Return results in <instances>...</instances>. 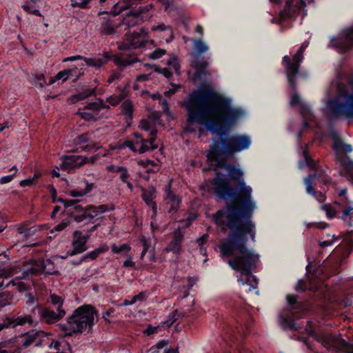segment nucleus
I'll list each match as a JSON object with an SVG mask.
<instances>
[{"label":"nucleus","mask_w":353,"mask_h":353,"mask_svg":"<svg viewBox=\"0 0 353 353\" xmlns=\"http://www.w3.org/2000/svg\"><path fill=\"white\" fill-rule=\"evenodd\" d=\"M185 107L187 110V125L185 130L192 132V125L198 123L205 125L217 137L207 152L209 161H217L247 150L250 137L245 134L228 136L225 130L237 123L245 114L244 111L234 107L232 100L209 88H203L190 94Z\"/></svg>","instance_id":"1"},{"label":"nucleus","mask_w":353,"mask_h":353,"mask_svg":"<svg viewBox=\"0 0 353 353\" xmlns=\"http://www.w3.org/2000/svg\"><path fill=\"white\" fill-rule=\"evenodd\" d=\"M225 206L213 215L214 222L226 226L230 232L219 245L220 256L234 270L241 274L238 281L254 289L258 281L252 272L256 268L260 255L246 244L249 237L256 241V224L252 220L255 208L253 200H225Z\"/></svg>","instance_id":"2"},{"label":"nucleus","mask_w":353,"mask_h":353,"mask_svg":"<svg viewBox=\"0 0 353 353\" xmlns=\"http://www.w3.org/2000/svg\"><path fill=\"white\" fill-rule=\"evenodd\" d=\"M57 200H52L55 203ZM63 203V210L59 205H55L51 213V218L55 219L57 215L61 212L68 214L70 218L74 219L77 223L85 222V223H95L99 219H94L99 214L113 210L114 205L113 204L100 205L99 206L88 205L82 207L78 204L81 200H58Z\"/></svg>","instance_id":"3"},{"label":"nucleus","mask_w":353,"mask_h":353,"mask_svg":"<svg viewBox=\"0 0 353 353\" xmlns=\"http://www.w3.org/2000/svg\"><path fill=\"white\" fill-rule=\"evenodd\" d=\"M98 311L90 304H84L76 308L66 319L65 323H59V328L65 332V336L73 335L86 332H92L95 324V316Z\"/></svg>","instance_id":"4"},{"label":"nucleus","mask_w":353,"mask_h":353,"mask_svg":"<svg viewBox=\"0 0 353 353\" xmlns=\"http://www.w3.org/2000/svg\"><path fill=\"white\" fill-rule=\"evenodd\" d=\"M211 183L219 199H251L252 190L243 180H239L236 185H233L228 178L216 172Z\"/></svg>","instance_id":"5"},{"label":"nucleus","mask_w":353,"mask_h":353,"mask_svg":"<svg viewBox=\"0 0 353 353\" xmlns=\"http://www.w3.org/2000/svg\"><path fill=\"white\" fill-rule=\"evenodd\" d=\"M307 43H303L293 55H285L282 59V65L287 77L288 82L292 91L294 92L291 97L290 103L294 106L300 103V98L296 91V79L300 74L301 64L304 58V52Z\"/></svg>","instance_id":"6"},{"label":"nucleus","mask_w":353,"mask_h":353,"mask_svg":"<svg viewBox=\"0 0 353 353\" xmlns=\"http://www.w3.org/2000/svg\"><path fill=\"white\" fill-rule=\"evenodd\" d=\"M139 128L147 134L134 133L137 139L135 141H128L125 145L132 151L139 153L157 149L158 145L154 143V141H156L157 130L154 121L150 119H143L140 122Z\"/></svg>","instance_id":"7"},{"label":"nucleus","mask_w":353,"mask_h":353,"mask_svg":"<svg viewBox=\"0 0 353 353\" xmlns=\"http://www.w3.org/2000/svg\"><path fill=\"white\" fill-rule=\"evenodd\" d=\"M350 90L341 91L339 96L330 101L328 107L336 116L353 118V77L347 83Z\"/></svg>","instance_id":"8"},{"label":"nucleus","mask_w":353,"mask_h":353,"mask_svg":"<svg viewBox=\"0 0 353 353\" xmlns=\"http://www.w3.org/2000/svg\"><path fill=\"white\" fill-rule=\"evenodd\" d=\"M305 332L316 341L321 343L327 350H332L336 353H340L341 352V347L337 345L339 341L345 343L344 339L341 337L336 336L332 332L316 330L314 323L310 320L306 322Z\"/></svg>","instance_id":"9"},{"label":"nucleus","mask_w":353,"mask_h":353,"mask_svg":"<svg viewBox=\"0 0 353 353\" xmlns=\"http://www.w3.org/2000/svg\"><path fill=\"white\" fill-rule=\"evenodd\" d=\"M333 149L344 174L353 181V161L347 156V153L352 151V146L344 143L340 138L336 137L334 139Z\"/></svg>","instance_id":"10"},{"label":"nucleus","mask_w":353,"mask_h":353,"mask_svg":"<svg viewBox=\"0 0 353 353\" xmlns=\"http://www.w3.org/2000/svg\"><path fill=\"white\" fill-rule=\"evenodd\" d=\"M290 308L284 309L279 314V321L284 330L299 331L300 326L295 323V319L298 318L294 310L298 304L297 296L288 294L286 296Z\"/></svg>","instance_id":"11"},{"label":"nucleus","mask_w":353,"mask_h":353,"mask_svg":"<svg viewBox=\"0 0 353 353\" xmlns=\"http://www.w3.org/2000/svg\"><path fill=\"white\" fill-rule=\"evenodd\" d=\"M128 18H123L122 20L116 18V15L110 16L109 14L103 17L100 28V32L104 35L114 34L117 32V29L123 25L127 26H134L137 23L138 16L135 14L132 15L133 21L130 22Z\"/></svg>","instance_id":"12"},{"label":"nucleus","mask_w":353,"mask_h":353,"mask_svg":"<svg viewBox=\"0 0 353 353\" xmlns=\"http://www.w3.org/2000/svg\"><path fill=\"white\" fill-rule=\"evenodd\" d=\"M31 313L37 314L38 323L41 322L51 325L61 320L65 315V310H57L55 312L49 307L37 304L31 309Z\"/></svg>","instance_id":"13"},{"label":"nucleus","mask_w":353,"mask_h":353,"mask_svg":"<svg viewBox=\"0 0 353 353\" xmlns=\"http://www.w3.org/2000/svg\"><path fill=\"white\" fill-rule=\"evenodd\" d=\"M334 204L339 205V209H335L331 204H321L320 208L325 212L327 219H332L338 217L343 220L349 228L352 227L353 207L347 206L341 209V205L337 200H334Z\"/></svg>","instance_id":"14"},{"label":"nucleus","mask_w":353,"mask_h":353,"mask_svg":"<svg viewBox=\"0 0 353 353\" xmlns=\"http://www.w3.org/2000/svg\"><path fill=\"white\" fill-rule=\"evenodd\" d=\"M98 219H99L97 221L99 220V222L97 223L91 228H88L85 234H83V232L80 230H75L73 232V239L72 242V250L71 251V255H76L82 253L87 250L88 247L86 243L92 232H94L97 229L98 226L100 225L103 218L100 217Z\"/></svg>","instance_id":"15"},{"label":"nucleus","mask_w":353,"mask_h":353,"mask_svg":"<svg viewBox=\"0 0 353 353\" xmlns=\"http://www.w3.org/2000/svg\"><path fill=\"white\" fill-rule=\"evenodd\" d=\"M148 34L145 28H141L139 31L125 34V40L119 45L120 50L136 49L141 48L148 41Z\"/></svg>","instance_id":"16"},{"label":"nucleus","mask_w":353,"mask_h":353,"mask_svg":"<svg viewBox=\"0 0 353 353\" xmlns=\"http://www.w3.org/2000/svg\"><path fill=\"white\" fill-rule=\"evenodd\" d=\"M35 270L31 268L30 271H26L22 273V276H17L14 279H10L6 276V272L4 269H0V288H8L10 285L15 287L19 292H26L29 290L30 285L21 281V279L28 277L29 274H34Z\"/></svg>","instance_id":"17"},{"label":"nucleus","mask_w":353,"mask_h":353,"mask_svg":"<svg viewBox=\"0 0 353 353\" xmlns=\"http://www.w3.org/2000/svg\"><path fill=\"white\" fill-rule=\"evenodd\" d=\"M108 105L104 104L102 100H99V102L89 103L82 110H79L78 114L86 121H96L101 117V112L108 110Z\"/></svg>","instance_id":"18"},{"label":"nucleus","mask_w":353,"mask_h":353,"mask_svg":"<svg viewBox=\"0 0 353 353\" xmlns=\"http://www.w3.org/2000/svg\"><path fill=\"white\" fill-rule=\"evenodd\" d=\"M330 46L341 53L348 51L353 46V29L345 30L337 38H332Z\"/></svg>","instance_id":"19"},{"label":"nucleus","mask_w":353,"mask_h":353,"mask_svg":"<svg viewBox=\"0 0 353 353\" xmlns=\"http://www.w3.org/2000/svg\"><path fill=\"white\" fill-rule=\"evenodd\" d=\"M46 337V333L44 331L32 330L22 336L21 344L23 348H27L30 345L40 347L43 345Z\"/></svg>","instance_id":"20"},{"label":"nucleus","mask_w":353,"mask_h":353,"mask_svg":"<svg viewBox=\"0 0 353 353\" xmlns=\"http://www.w3.org/2000/svg\"><path fill=\"white\" fill-rule=\"evenodd\" d=\"M61 160L60 169L67 172L79 168L88 161V157L80 155H65L61 158Z\"/></svg>","instance_id":"21"},{"label":"nucleus","mask_w":353,"mask_h":353,"mask_svg":"<svg viewBox=\"0 0 353 353\" xmlns=\"http://www.w3.org/2000/svg\"><path fill=\"white\" fill-rule=\"evenodd\" d=\"M276 3L285 2L284 7L285 11L288 12L290 17H294L300 14L301 11L306 6L305 0H270Z\"/></svg>","instance_id":"22"},{"label":"nucleus","mask_w":353,"mask_h":353,"mask_svg":"<svg viewBox=\"0 0 353 353\" xmlns=\"http://www.w3.org/2000/svg\"><path fill=\"white\" fill-rule=\"evenodd\" d=\"M92 134L84 133L78 136L74 139V143L81 150L83 151H94L98 148L95 141L90 138Z\"/></svg>","instance_id":"23"},{"label":"nucleus","mask_w":353,"mask_h":353,"mask_svg":"<svg viewBox=\"0 0 353 353\" xmlns=\"http://www.w3.org/2000/svg\"><path fill=\"white\" fill-rule=\"evenodd\" d=\"M216 161L217 162L218 166L224 168L228 172V174L230 176V179H228L230 181L231 180H235L239 182V180H243V172L234 165H228L226 163V157H221Z\"/></svg>","instance_id":"24"},{"label":"nucleus","mask_w":353,"mask_h":353,"mask_svg":"<svg viewBox=\"0 0 353 353\" xmlns=\"http://www.w3.org/2000/svg\"><path fill=\"white\" fill-rule=\"evenodd\" d=\"M184 234L181 230H176L174 232V235L171 241L168 243L165 248L166 252H172L173 254H180L182 250V243L183 241Z\"/></svg>","instance_id":"25"},{"label":"nucleus","mask_w":353,"mask_h":353,"mask_svg":"<svg viewBox=\"0 0 353 353\" xmlns=\"http://www.w3.org/2000/svg\"><path fill=\"white\" fill-rule=\"evenodd\" d=\"M110 59L111 57L109 52L103 51V54H99L98 57H85L84 62L86 65L98 70L105 65Z\"/></svg>","instance_id":"26"},{"label":"nucleus","mask_w":353,"mask_h":353,"mask_svg":"<svg viewBox=\"0 0 353 353\" xmlns=\"http://www.w3.org/2000/svg\"><path fill=\"white\" fill-rule=\"evenodd\" d=\"M94 187V183H89L85 179L80 180L78 182L77 188L73 190H71L70 192V195L72 197L83 196L88 194L89 192H90Z\"/></svg>","instance_id":"27"},{"label":"nucleus","mask_w":353,"mask_h":353,"mask_svg":"<svg viewBox=\"0 0 353 353\" xmlns=\"http://www.w3.org/2000/svg\"><path fill=\"white\" fill-rule=\"evenodd\" d=\"M26 324L30 326H37L38 325L37 314L19 316L14 319V325H24Z\"/></svg>","instance_id":"28"},{"label":"nucleus","mask_w":353,"mask_h":353,"mask_svg":"<svg viewBox=\"0 0 353 353\" xmlns=\"http://www.w3.org/2000/svg\"><path fill=\"white\" fill-rule=\"evenodd\" d=\"M134 0H119L115 3L111 10L114 15H119L122 12L128 10L133 5Z\"/></svg>","instance_id":"29"},{"label":"nucleus","mask_w":353,"mask_h":353,"mask_svg":"<svg viewBox=\"0 0 353 353\" xmlns=\"http://www.w3.org/2000/svg\"><path fill=\"white\" fill-rule=\"evenodd\" d=\"M121 109L122 114L125 116L127 122H128V121H132L134 108L131 101L128 99L125 100L121 105Z\"/></svg>","instance_id":"30"},{"label":"nucleus","mask_w":353,"mask_h":353,"mask_svg":"<svg viewBox=\"0 0 353 353\" xmlns=\"http://www.w3.org/2000/svg\"><path fill=\"white\" fill-rule=\"evenodd\" d=\"M108 250V247L106 245H101L94 250L89 252L83 256V259L86 261L87 259L94 260L100 254L105 253Z\"/></svg>","instance_id":"31"},{"label":"nucleus","mask_w":353,"mask_h":353,"mask_svg":"<svg viewBox=\"0 0 353 353\" xmlns=\"http://www.w3.org/2000/svg\"><path fill=\"white\" fill-rule=\"evenodd\" d=\"M114 61L119 67L125 68L132 64L134 60L131 57H126L123 54H119L114 57Z\"/></svg>","instance_id":"32"},{"label":"nucleus","mask_w":353,"mask_h":353,"mask_svg":"<svg viewBox=\"0 0 353 353\" xmlns=\"http://www.w3.org/2000/svg\"><path fill=\"white\" fill-rule=\"evenodd\" d=\"M14 303V296L10 292L6 291L0 294V308Z\"/></svg>","instance_id":"33"},{"label":"nucleus","mask_w":353,"mask_h":353,"mask_svg":"<svg viewBox=\"0 0 353 353\" xmlns=\"http://www.w3.org/2000/svg\"><path fill=\"white\" fill-rule=\"evenodd\" d=\"M17 231L19 234H23V236L26 239H29L35 234L37 230L34 227H29L28 225H21L18 228Z\"/></svg>","instance_id":"34"},{"label":"nucleus","mask_w":353,"mask_h":353,"mask_svg":"<svg viewBox=\"0 0 353 353\" xmlns=\"http://www.w3.org/2000/svg\"><path fill=\"white\" fill-rule=\"evenodd\" d=\"M50 301L55 307L56 310H65L63 308L64 299L61 296L54 293L50 294Z\"/></svg>","instance_id":"35"},{"label":"nucleus","mask_w":353,"mask_h":353,"mask_svg":"<svg viewBox=\"0 0 353 353\" xmlns=\"http://www.w3.org/2000/svg\"><path fill=\"white\" fill-rule=\"evenodd\" d=\"M112 252L114 254H121L126 255L131 250V247L128 243H123L122 245L117 246L113 243L111 246Z\"/></svg>","instance_id":"36"},{"label":"nucleus","mask_w":353,"mask_h":353,"mask_svg":"<svg viewBox=\"0 0 353 353\" xmlns=\"http://www.w3.org/2000/svg\"><path fill=\"white\" fill-rule=\"evenodd\" d=\"M166 64L168 68L172 72H174L177 74L180 73V65L176 56L170 57L168 59Z\"/></svg>","instance_id":"37"},{"label":"nucleus","mask_w":353,"mask_h":353,"mask_svg":"<svg viewBox=\"0 0 353 353\" xmlns=\"http://www.w3.org/2000/svg\"><path fill=\"white\" fill-rule=\"evenodd\" d=\"M192 65L199 74H204L208 63L204 59H199L194 61Z\"/></svg>","instance_id":"38"},{"label":"nucleus","mask_w":353,"mask_h":353,"mask_svg":"<svg viewBox=\"0 0 353 353\" xmlns=\"http://www.w3.org/2000/svg\"><path fill=\"white\" fill-rule=\"evenodd\" d=\"M119 179L120 180L123 182L124 183L127 184L128 188L132 190L133 188V185L132 183L130 182V175L128 172V170L126 168H123L122 169L121 172H119Z\"/></svg>","instance_id":"39"},{"label":"nucleus","mask_w":353,"mask_h":353,"mask_svg":"<svg viewBox=\"0 0 353 353\" xmlns=\"http://www.w3.org/2000/svg\"><path fill=\"white\" fill-rule=\"evenodd\" d=\"M183 316L184 313L179 312L177 310H175L172 313H170L168 316V319L165 321L167 326L170 327L175 321H176L179 319L183 317Z\"/></svg>","instance_id":"40"},{"label":"nucleus","mask_w":353,"mask_h":353,"mask_svg":"<svg viewBox=\"0 0 353 353\" xmlns=\"http://www.w3.org/2000/svg\"><path fill=\"white\" fill-rule=\"evenodd\" d=\"M193 43L194 49L198 54H202L208 50V46L201 39H195Z\"/></svg>","instance_id":"41"},{"label":"nucleus","mask_w":353,"mask_h":353,"mask_svg":"<svg viewBox=\"0 0 353 353\" xmlns=\"http://www.w3.org/2000/svg\"><path fill=\"white\" fill-rule=\"evenodd\" d=\"M314 177H315V174H311L305 180L307 192L312 196H316L314 188L312 186V181Z\"/></svg>","instance_id":"42"},{"label":"nucleus","mask_w":353,"mask_h":353,"mask_svg":"<svg viewBox=\"0 0 353 353\" xmlns=\"http://www.w3.org/2000/svg\"><path fill=\"white\" fill-rule=\"evenodd\" d=\"M41 176V173L37 172L32 177L22 180L20 181L19 185L21 187H30L36 184L37 180Z\"/></svg>","instance_id":"43"},{"label":"nucleus","mask_w":353,"mask_h":353,"mask_svg":"<svg viewBox=\"0 0 353 353\" xmlns=\"http://www.w3.org/2000/svg\"><path fill=\"white\" fill-rule=\"evenodd\" d=\"M22 8L24 11H26L28 13L33 14L36 16L41 17V14L40 11L35 8L34 6H30L28 1H25L23 4L22 5Z\"/></svg>","instance_id":"44"},{"label":"nucleus","mask_w":353,"mask_h":353,"mask_svg":"<svg viewBox=\"0 0 353 353\" xmlns=\"http://www.w3.org/2000/svg\"><path fill=\"white\" fill-rule=\"evenodd\" d=\"M124 99V96L123 94H119V95H112L106 99V102L110 103L112 106L117 105L123 99Z\"/></svg>","instance_id":"45"},{"label":"nucleus","mask_w":353,"mask_h":353,"mask_svg":"<svg viewBox=\"0 0 353 353\" xmlns=\"http://www.w3.org/2000/svg\"><path fill=\"white\" fill-rule=\"evenodd\" d=\"M12 170H14V172L12 174L3 176L1 178H0V184H1V185L6 184V183L11 182L13 180L14 176L17 174V173L18 172V169L16 166H13L12 168H11L10 169V171H12Z\"/></svg>","instance_id":"46"},{"label":"nucleus","mask_w":353,"mask_h":353,"mask_svg":"<svg viewBox=\"0 0 353 353\" xmlns=\"http://www.w3.org/2000/svg\"><path fill=\"white\" fill-rule=\"evenodd\" d=\"M138 165L143 168L148 169L149 166H155V168L159 169V165L153 160L141 159L137 161Z\"/></svg>","instance_id":"47"},{"label":"nucleus","mask_w":353,"mask_h":353,"mask_svg":"<svg viewBox=\"0 0 353 353\" xmlns=\"http://www.w3.org/2000/svg\"><path fill=\"white\" fill-rule=\"evenodd\" d=\"M90 2V0H80V1L71 0V6L72 8H80L82 9H86L89 8Z\"/></svg>","instance_id":"48"},{"label":"nucleus","mask_w":353,"mask_h":353,"mask_svg":"<svg viewBox=\"0 0 353 353\" xmlns=\"http://www.w3.org/2000/svg\"><path fill=\"white\" fill-rule=\"evenodd\" d=\"M34 81L36 85H39L40 88H43L47 85V82L43 74H37L34 76Z\"/></svg>","instance_id":"49"},{"label":"nucleus","mask_w":353,"mask_h":353,"mask_svg":"<svg viewBox=\"0 0 353 353\" xmlns=\"http://www.w3.org/2000/svg\"><path fill=\"white\" fill-rule=\"evenodd\" d=\"M72 74V70L70 69L64 70L59 72L57 75V79L62 80L63 81H67Z\"/></svg>","instance_id":"50"},{"label":"nucleus","mask_w":353,"mask_h":353,"mask_svg":"<svg viewBox=\"0 0 353 353\" xmlns=\"http://www.w3.org/2000/svg\"><path fill=\"white\" fill-rule=\"evenodd\" d=\"M165 50L163 49L158 48L148 54L150 59H158L162 57L165 54Z\"/></svg>","instance_id":"51"},{"label":"nucleus","mask_w":353,"mask_h":353,"mask_svg":"<svg viewBox=\"0 0 353 353\" xmlns=\"http://www.w3.org/2000/svg\"><path fill=\"white\" fill-rule=\"evenodd\" d=\"M307 228L310 229L312 228H316L319 229H324L328 227V224L325 222H312L307 223Z\"/></svg>","instance_id":"52"},{"label":"nucleus","mask_w":353,"mask_h":353,"mask_svg":"<svg viewBox=\"0 0 353 353\" xmlns=\"http://www.w3.org/2000/svg\"><path fill=\"white\" fill-rule=\"evenodd\" d=\"M70 221L67 219H63L61 223H58L57 225L54 227V228L51 230V232L54 231H62L67 226H68Z\"/></svg>","instance_id":"53"},{"label":"nucleus","mask_w":353,"mask_h":353,"mask_svg":"<svg viewBox=\"0 0 353 353\" xmlns=\"http://www.w3.org/2000/svg\"><path fill=\"white\" fill-rule=\"evenodd\" d=\"M140 242L142 243L143 249L145 252H148L151 245L150 239H147L145 236L141 235L139 238Z\"/></svg>","instance_id":"54"},{"label":"nucleus","mask_w":353,"mask_h":353,"mask_svg":"<svg viewBox=\"0 0 353 353\" xmlns=\"http://www.w3.org/2000/svg\"><path fill=\"white\" fill-rule=\"evenodd\" d=\"M303 155H304L305 161L307 165L310 169H314V168H315L314 161L312 159H311V157L307 154L306 151H303Z\"/></svg>","instance_id":"55"},{"label":"nucleus","mask_w":353,"mask_h":353,"mask_svg":"<svg viewBox=\"0 0 353 353\" xmlns=\"http://www.w3.org/2000/svg\"><path fill=\"white\" fill-rule=\"evenodd\" d=\"M26 296L28 297V299L26 301V304L28 305L31 306L35 303H36V305L38 304L37 302H38L39 299L36 296L33 295L31 293L26 294Z\"/></svg>","instance_id":"56"},{"label":"nucleus","mask_w":353,"mask_h":353,"mask_svg":"<svg viewBox=\"0 0 353 353\" xmlns=\"http://www.w3.org/2000/svg\"><path fill=\"white\" fill-rule=\"evenodd\" d=\"M115 312V310L112 307L109 308L106 311L103 312L102 319L108 323H110V321L108 319V316H112Z\"/></svg>","instance_id":"57"},{"label":"nucleus","mask_w":353,"mask_h":353,"mask_svg":"<svg viewBox=\"0 0 353 353\" xmlns=\"http://www.w3.org/2000/svg\"><path fill=\"white\" fill-rule=\"evenodd\" d=\"M132 256H128V258L123 261V267L124 268H131L134 270L136 269V264L132 260Z\"/></svg>","instance_id":"58"},{"label":"nucleus","mask_w":353,"mask_h":353,"mask_svg":"<svg viewBox=\"0 0 353 353\" xmlns=\"http://www.w3.org/2000/svg\"><path fill=\"white\" fill-rule=\"evenodd\" d=\"M155 70L163 74V76L167 79H170L172 76L173 73V72L168 68H165L163 69H157L156 68Z\"/></svg>","instance_id":"59"},{"label":"nucleus","mask_w":353,"mask_h":353,"mask_svg":"<svg viewBox=\"0 0 353 353\" xmlns=\"http://www.w3.org/2000/svg\"><path fill=\"white\" fill-rule=\"evenodd\" d=\"M156 190L154 187H150L148 190V194H147L146 192L144 191L142 195V199H152V197H155Z\"/></svg>","instance_id":"60"},{"label":"nucleus","mask_w":353,"mask_h":353,"mask_svg":"<svg viewBox=\"0 0 353 353\" xmlns=\"http://www.w3.org/2000/svg\"><path fill=\"white\" fill-rule=\"evenodd\" d=\"M209 235L208 234H203L201 237L196 239V243H198V246H203L208 241Z\"/></svg>","instance_id":"61"},{"label":"nucleus","mask_w":353,"mask_h":353,"mask_svg":"<svg viewBox=\"0 0 353 353\" xmlns=\"http://www.w3.org/2000/svg\"><path fill=\"white\" fill-rule=\"evenodd\" d=\"M158 327L152 326L151 324L148 325L146 329L144 331V334L147 336H150L157 333Z\"/></svg>","instance_id":"62"},{"label":"nucleus","mask_w":353,"mask_h":353,"mask_svg":"<svg viewBox=\"0 0 353 353\" xmlns=\"http://www.w3.org/2000/svg\"><path fill=\"white\" fill-rule=\"evenodd\" d=\"M64 343H61L59 341H52L50 344V347H53L57 352H59L62 350Z\"/></svg>","instance_id":"63"},{"label":"nucleus","mask_w":353,"mask_h":353,"mask_svg":"<svg viewBox=\"0 0 353 353\" xmlns=\"http://www.w3.org/2000/svg\"><path fill=\"white\" fill-rule=\"evenodd\" d=\"M124 167L123 166H118L114 165H110L107 166V170L110 172H117L119 173L121 172L122 169H123Z\"/></svg>","instance_id":"64"}]
</instances>
